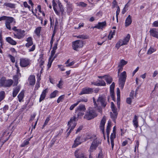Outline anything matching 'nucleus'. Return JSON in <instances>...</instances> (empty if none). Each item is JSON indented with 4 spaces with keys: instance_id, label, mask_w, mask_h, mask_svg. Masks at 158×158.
Returning a JSON list of instances; mask_svg holds the SVG:
<instances>
[{
    "instance_id": "1",
    "label": "nucleus",
    "mask_w": 158,
    "mask_h": 158,
    "mask_svg": "<svg viewBox=\"0 0 158 158\" xmlns=\"http://www.w3.org/2000/svg\"><path fill=\"white\" fill-rule=\"evenodd\" d=\"M95 108L100 110L101 106L105 107L107 104V102L105 97L103 96H99L97 101H96L94 98H93Z\"/></svg>"
},
{
    "instance_id": "2",
    "label": "nucleus",
    "mask_w": 158,
    "mask_h": 158,
    "mask_svg": "<svg viewBox=\"0 0 158 158\" xmlns=\"http://www.w3.org/2000/svg\"><path fill=\"white\" fill-rule=\"evenodd\" d=\"M52 3L53 8L56 14L58 15H60V14L62 15L64 10L61 3L59 2H58V5H57L55 0H53Z\"/></svg>"
},
{
    "instance_id": "3",
    "label": "nucleus",
    "mask_w": 158,
    "mask_h": 158,
    "mask_svg": "<svg viewBox=\"0 0 158 158\" xmlns=\"http://www.w3.org/2000/svg\"><path fill=\"white\" fill-rule=\"evenodd\" d=\"M97 116V114L95 110L93 108L90 107L87 110L85 117L88 120H90Z\"/></svg>"
},
{
    "instance_id": "4",
    "label": "nucleus",
    "mask_w": 158,
    "mask_h": 158,
    "mask_svg": "<svg viewBox=\"0 0 158 158\" xmlns=\"http://www.w3.org/2000/svg\"><path fill=\"white\" fill-rule=\"evenodd\" d=\"M91 139L93 140L89 150V152L91 153L96 149L99 142L97 139V138L95 136H94L90 138L87 137V139Z\"/></svg>"
},
{
    "instance_id": "5",
    "label": "nucleus",
    "mask_w": 158,
    "mask_h": 158,
    "mask_svg": "<svg viewBox=\"0 0 158 158\" xmlns=\"http://www.w3.org/2000/svg\"><path fill=\"white\" fill-rule=\"evenodd\" d=\"M85 106L83 105H80L76 109V114L74 116H73L72 118H73L75 116L76 118V121L77 120V118L82 116L84 114L85 110Z\"/></svg>"
},
{
    "instance_id": "6",
    "label": "nucleus",
    "mask_w": 158,
    "mask_h": 158,
    "mask_svg": "<svg viewBox=\"0 0 158 158\" xmlns=\"http://www.w3.org/2000/svg\"><path fill=\"white\" fill-rule=\"evenodd\" d=\"M127 77L126 73L125 71L119 75L118 79V84L119 87L123 89L126 81Z\"/></svg>"
},
{
    "instance_id": "7",
    "label": "nucleus",
    "mask_w": 158,
    "mask_h": 158,
    "mask_svg": "<svg viewBox=\"0 0 158 158\" xmlns=\"http://www.w3.org/2000/svg\"><path fill=\"white\" fill-rule=\"evenodd\" d=\"M13 83L11 79L6 80L5 77H2L0 79V86L4 87H10Z\"/></svg>"
},
{
    "instance_id": "8",
    "label": "nucleus",
    "mask_w": 158,
    "mask_h": 158,
    "mask_svg": "<svg viewBox=\"0 0 158 158\" xmlns=\"http://www.w3.org/2000/svg\"><path fill=\"white\" fill-rule=\"evenodd\" d=\"M76 118V117H74L73 118H71L70 121L68 122V125L69 127V128L67 129L68 131L69 129H70L69 131L67 133L68 136L69 135L71 131L74 129L77 123Z\"/></svg>"
},
{
    "instance_id": "9",
    "label": "nucleus",
    "mask_w": 158,
    "mask_h": 158,
    "mask_svg": "<svg viewBox=\"0 0 158 158\" xmlns=\"http://www.w3.org/2000/svg\"><path fill=\"white\" fill-rule=\"evenodd\" d=\"M16 23L15 19L12 17H9L5 21V24L6 28L11 30V26L14 25Z\"/></svg>"
},
{
    "instance_id": "10",
    "label": "nucleus",
    "mask_w": 158,
    "mask_h": 158,
    "mask_svg": "<svg viewBox=\"0 0 158 158\" xmlns=\"http://www.w3.org/2000/svg\"><path fill=\"white\" fill-rule=\"evenodd\" d=\"M130 37V35L127 34L126 37L123 40H120L116 45V47L118 48L120 47L123 45H126L128 42Z\"/></svg>"
},
{
    "instance_id": "11",
    "label": "nucleus",
    "mask_w": 158,
    "mask_h": 158,
    "mask_svg": "<svg viewBox=\"0 0 158 158\" xmlns=\"http://www.w3.org/2000/svg\"><path fill=\"white\" fill-rule=\"evenodd\" d=\"M27 43L26 44L25 46L28 48L32 45V47L28 49L29 52H33L35 49V45L33 44L32 39L31 37H30L27 38L26 40Z\"/></svg>"
},
{
    "instance_id": "12",
    "label": "nucleus",
    "mask_w": 158,
    "mask_h": 158,
    "mask_svg": "<svg viewBox=\"0 0 158 158\" xmlns=\"http://www.w3.org/2000/svg\"><path fill=\"white\" fill-rule=\"evenodd\" d=\"M25 31L24 30L20 29L17 31L13 33L14 37L18 39H23L25 35Z\"/></svg>"
},
{
    "instance_id": "13",
    "label": "nucleus",
    "mask_w": 158,
    "mask_h": 158,
    "mask_svg": "<svg viewBox=\"0 0 158 158\" xmlns=\"http://www.w3.org/2000/svg\"><path fill=\"white\" fill-rule=\"evenodd\" d=\"M83 46V43L82 41L77 40L73 42L72 43V47L73 49L77 51L79 48H81Z\"/></svg>"
},
{
    "instance_id": "14",
    "label": "nucleus",
    "mask_w": 158,
    "mask_h": 158,
    "mask_svg": "<svg viewBox=\"0 0 158 158\" xmlns=\"http://www.w3.org/2000/svg\"><path fill=\"white\" fill-rule=\"evenodd\" d=\"M127 61L124 60H121L118 65V75L119 73L123 70V67L127 63Z\"/></svg>"
},
{
    "instance_id": "15",
    "label": "nucleus",
    "mask_w": 158,
    "mask_h": 158,
    "mask_svg": "<svg viewBox=\"0 0 158 158\" xmlns=\"http://www.w3.org/2000/svg\"><path fill=\"white\" fill-rule=\"evenodd\" d=\"M93 91V89L89 87H85L82 89L79 95H81L83 94H90L92 93Z\"/></svg>"
},
{
    "instance_id": "16",
    "label": "nucleus",
    "mask_w": 158,
    "mask_h": 158,
    "mask_svg": "<svg viewBox=\"0 0 158 158\" xmlns=\"http://www.w3.org/2000/svg\"><path fill=\"white\" fill-rule=\"evenodd\" d=\"M150 35L158 39V30L155 28H151L149 31Z\"/></svg>"
},
{
    "instance_id": "17",
    "label": "nucleus",
    "mask_w": 158,
    "mask_h": 158,
    "mask_svg": "<svg viewBox=\"0 0 158 158\" xmlns=\"http://www.w3.org/2000/svg\"><path fill=\"white\" fill-rule=\"evenodd\" d=\"M48 89L47 88L43 91L39 99L40 102H41L45 98L48 92Z\"/></svg>"
},
{
    "instance_id": "18",
    "label": "nucleus",
    "mask_w": 158,
    "mask_h": 158,
    "mask_svg": "<svg viewBox=\"0 0 158 158\" xmlns=\"http://www.w3.org/2000/svg\"><path fill=\"white\" fill-rule=\"evenodd\" d=\"M81 137L79 136H77L74 141V143L73 145V148H76L78 145L81 143Z\"/></svg>"
},
{
    "instance_id": "19",
    "label": "nucleus",
    "mask_w": 158,
    "mask_h": 158,
    "mask_svg": "<svg viewBox=\"0 0 158 158\" xmlns=\"http://www.w3.org/2000/svg\"><path fill=\"white\" fill-rule=\"evenodd\" d=\"M106 119L105 118L103 117L101 121L100 128L102 131L103 133L104 131V126L106 122Z\"/></svg>"
},
{
    "instance_id": "20",
    "label": "nucleus",
    "mask_w": 158,
    "mask_h": 158,
    "mask_svg": "<svg viewBox=\"0 0 158 158\" xmlns=\"http://www.w3.org/2000/svg\"><path fill=\"white\" fill-rule=\"evenodd\" d=\"M20 89L21 86L19 85L13 88L12 93V96L13 97L15 98L16 96L20 90Z\"/></svg>"
},
{
    "instance_id": "21",
    "label": "nucleus",
    "mask_w": 158,
    "mask_h": 158,
    "mask_svg": "<svg viewBox=\"0 0 158 158\" xmlns=\"http://www.w3.org/2000/svg\"><path fill=\"white\" fill-rule=\"evenodd\" d=\"M106 25V23L105 21L102 22H99L98 24L96 25L94 27L99 29H102Z\"/></svg>"
},
{
    "instance_id": "22",
    "label": "nucleus",
    "mask_w": 158,
    "mask_h": 158,
    "mask_svg": "<svg viewBox=\"0 0 158 158\" xmlns=\"http://www.w3.org/2000/svg\"><path fill=\"white\" fill-rule=\"evenodd\" d=\"M132 123L134 126L135 128H137L139 127L138 121V117L135 115L132 121Z\"/></svg>"
},
{
    "instance_id": "23",
    "label": "nucleus",
    "mask_w": 158,
    "mask_h": 158,
    "mask_svg": "<svg viewBox=\"0 0 158 158\" xmlns=\"http://www.w3.org/2000/svg\"><path fill=\"white\" fill-rule=\"evenodd\" d=\"M112 112H110V115L111 118L113 119V121L115 122V120L117 118L118 113L117 111H112Z\"/></svg>"
},
{
    "instance_id": "24",
    "label": "nucleus",
    "mask_w": 158,
    "mask_h": 158,
    "mask_svg": "<svg viewBox=\"0 0 158 158\" xmlns=\"http://www.w3.org/2000/svg\"><path fill=\"white\" fill-rule=\"evenodd\" d=\"M20 60V65L22 67H25L29 64L30 62L28 60Z\"/></svg>"
},
{
    "instance_id": "25",
    "label": "nucleus",
    "mask_w": 158,
    "mask_h": 158,
    "mask_svg": "<svg viewBox=\"0 0 158 158\" xmlns=\"http://www.w3.org/2000/svg\"><path fill=\"white\" fill-rule=\"evenodd\" d=\"M28 81L30 85H34L35 82V76L34 75L30 76L28 78Z\"/></svg>"
},
{
    "instance_id": "26",
    "label": "nucleus",
    "mask_w": 158,
    "mask_h": 158,
    "mask_svg": "<svg viewBox=\"0 0 158 158\" xmlns=\"http://www.w3.org/2000/svg\"><path fill=\"white\" fill-rule=\"evenodd\" d=\"M21 75H19V73L13 77V79L14 81L13 85H17L18 83V80L20 77Z\"/></svg>"
},
{
    "instance_id": "27",
    "label": "nucleus",
    "mask_w": 158,
    "mask_h": 158,
    "mask_svg": "<svg viewBox=\"0 0 158 158\" xmlns=\"http://www.w3.org/2000/svg\"><path fill=\"white\" fill-rule=\"evenodd\" d=\"M6 40L7 42L12 45H15L17 44V42L10 37H9L6 38Z\"/></svg>"
},
{
    "instance_id": "28",
    "label": "nucleus",
    "mask_w": 158,
    "mask_h": 158,
    "mask_svg": "<svg viewBox=\"0 0 158 158\" xmlns=\"http://www.w3.org/2000/svg\"><path fill=\"white\" fill-rule=\"evenodd\" d=\"M115 134L116 133H112L110 137L111 143V148L112 149H113V148H114V140L116 137Z\"/></svg>"
},
{
    "instance_id": "29",
    "label": "nucleus",
    "mask_w": 158,
    "mask_h": 158,
    "mask_svg": "<svg viewBox=\"0 0 158 158\" xmlns=\"http://www.w3.org/2000/svg\"><path fill=\"white\" fill-rule=\"evenodd\" d=\"M132 23L131 18V15H129L127 18L125 22L126 27L130 25Z\"/></svg>"
},
{
    "instance_id": "30",
    "label": "nucleus",
    "mask_w": 158,
    "mask_h": 158,
    "mask_svg": "<svg viewBox=\"0 0 158 158\" xmlns=\"http://www.w3.org/2000/svg\"><path fill=\"white\" fill-rule=\"evenodd\" d=\"M120 92L118 88L117 89V103L118 108L120 107Z\"/></svg>"
},
{
    "instance_id": "31",
    "label": "nucleus",
    "mask_w": 158,
    "mask_h": 158,
    "mask_svg": "<svg viewBox=\"0 0 158 158\" xmlns=\"http://www.w3.org/2000/svg\"><path fill=\"white\" fill-rule=\"evenodd\" d=\"M24 90H22L18 96V98L19 102H21L22 101H23V99L24 97Z\"/></svg>"
},
{
    "instance_id": "32",
    "label": "nucleus",
    "mask_w": 158,
    "mask_h": 158,
    "mask_svg": "<svg viewBox=\"0 0 158 158\" xmlns=\"http://www.w3.org/2000/svg\"><path fill=\"white\" fill-rule=\"evenodd\" d=\"M79 150H76L74 153V155L76 158H84L85 155L84 153H81L80 154L78 153Z\"/></svg>"
},
{
    "instance_id": "33",
    "label": "nucleus",
    "mask_w": 158,
    "mask_h": 158,
    "mask_svg": "<svg viewBox=\"0 0 158 158\" xmlns=\"http://www.w3.org/2000/svg\"><path fill=\"white\" fill-rule=\"evenodd\" d=\"M93 84L95 85L100 86H104L106 85L105 82L102 80H99V82L98 83H94Z\"/></svg>"
},
{
    "instance_id": "34",
    "label": "nucleus",
    "mask_w": 158,
    "mask_h": 158,
    "mask_svg": "<svg viewBox=\"0 0 158 158\" xmlns=\"http://www.w3.org/2000/svg\"><path fill=\"white\" fill-rule=\"evenodd\" d=\"M111 127V124L110 123L108 122V125L107 126L106 129V132L107 134V138L109 137V134L110 131V127Z\"/></svg>"
},
{
    "instance_id": "35",
    "label": "nucleus",
    "mask_w": 158,
    "mask_h": 158,
    "mask_svg": "<svg viewBox=\"0 0 158 158\" xmlns=\"http://www.w3.org/2000/svg\"><path fill=\"white\" fill-rule=\"evenodd\" d=\"M4 5L6 6L7 7H9L11 8H15V4L14 3H5L4 4Z\"/></svg>"
},
{
    "instance_id": "36",
    "label": "nucleus",
    "mask_w": 158,
    "mask_h": 158,
    "mask_svg": "<svg viewBox=\"0 0 158 158\" xmlns=\"http://www.w3.org/2000/svg\"><path fill=\"white\" fill-rule=\"evenodd\" d=\"M114 86L115 83L113 82L112 83L110 87V94L112 97L114 95Z\"/></svg>"
},
{
    "instance_id": "37",
    "label": "nucleus",
    "mask_w": 158,
    "mask_h": 158,
    "mask_svg": "<svg viewBox=\"0 0 158 158\" xmlns=\"http://www.w3.org/2000/svg\"><path fill=\"white\" fill-rule=\"evenodd\" d=\"M105 80L107 84H110L112 82V78L110 76L107 75L106 77Z\"/></svg>"
},
{
    "instance_id": "38",
    "label": "nucleus",
    "mask_w": 158,
    "mask_h": 158,
    "mask_svg": "<svg viewBox=\"0 0 158 158\" xmlns=\"http://www.w3.org/2000/svg\"><path fill=\"white\" fill-rule=\"evenodd\" d=\"M115 31H116L114 30L113 31H110L108 37V40H110L113 38V35H115Z\"/></svg>"
},
{
    "instance_id": "39",
    "label": "nucleus",
    "mask_w": 158,
    "mask_h": 158,
    "mask_svg": "<svg viewBox=\"0 0 158 158\" xmlns=\"http://www.w3.org/2000/svg\"><path fill=\"white\" fill-rule=\"evenodd\" d=\"M58 91L57 90L54 91L50 95L49 98H55L58 93Z\"/></svg>"
},
{
    "instance_id": "40",
    "label": "nucleus",
    "mask_w": 158,
    "mask_h": 158,
    "mask_svg": "<svg viewBox=\"0 0 158 158\" xmlns=\"http://www.w3.org/2000/svg\"><path fill=\"white\" fill-rule=\"evenodd\" d=\"M156 50V48L153 47H150L147 53L148 54L150 55L152 53L155 52Z\"/></svg>"
},
{
    "instance_id": "41",
    "label": "nucleus",
    "mask_w": 158,
    "mask_h": 158,
    "mask_svg": "<svg viewBox=\"0 0 158 158\" xmlns=\"http://www.w3.org/2000/svg\"><path fill=\"white\" fill-rule=\"evenodd\" d=\"M41 27H37L35 30V34L39 36L40 32Z\"/></svg>"
},
{
    "instance_id": "42",
    "label": "nucleus",
    "mask_w": 158,
    "mask_h": 158,
    "mask_svg": "<svg viewBox=\"0 0 158 158\" xmlns=\"http://www.w3.org/2000/svg\"><path fill=\"white\" fill-rule=\"evenodd\" d=\"M152 92L155 94L156 95H158V84H157L155 85L154 89Z\"/></svg>"
},
{
    "instance_id": "43",
    "label": "nucleus",
    "mask_w": 158,
    "mask_h": 158,
    "mask_svg": "<svg viewBox=\"0 0 158 158\" xmlns=\"http://www.w3.org/2000/svg\"><path fill=\"white\" fill-rule=\"evenodd\" d=\"M70 60H67V61L65 63L66 64H68L66 65L67 66H72L73 65L75 62H76L74 61H73L70 62Z\"/></svg>"
},
{
    "instance_id": "44",
    "label": "nucleus",
    "mask_w": 158,
    "mask_h": 158,
    "mask_svg": "<svg viewBox=\"0 0 158 158\" xmlns=\"http://www.w3.org/2000/svg\"><path fill=\"white\" fill-rule=\"evenodd\" d=\"M70 60H67V61L65 63L66 64H68L66 65L67 66H72L73 65L75 62H76L74 61H73L70 62Z\"/></svg>"
},
{
    "instance_id": "45",
    "label": "nucleus",
    "mask_w": 158,
    "mask_h": 158,
    "mask_svg": "<svg viewBox=\"0 0 158 158\" xmlns=\"http://www.w3.org/2000/svg\"><path fill=\"white\" fill-rule=\"evenodd\" d=\"M64 95H62L59 97L57 100V102L58 103H59L60 102H62L64 99Z\"/></svg>"
},
{
    "instance_id": "46",
    "label": "nucleus",
    "mask_w": 158,
    "mask_h": 158,
    "mask_svg": "<svg viewBox=\"0 0 158 158\" xmlns=\"http://www.w3.org/2000/svg\"><path fill=\"white\" fill-rule=\"evenodd\" d=\"M5 92L4 91H2L0 92V99L2 100L5 97Z\"/></svg>"
},
{
    "instance_id": "47",
    "label": "nucleus",
    "mask_w": 158,
    "mask_h": 158,
    "mask_svg": "<svg viewBox=\"0 0 158 158\" xmlns=\"http://www.w3.org/2000/svg\"><path fill=\"white\" fill-rule=\"evenodd\" d=\"M111 108L112 111H117V109L113 102H111Z\"/></svg>"
},
{
    "instance_id": "48",
    "label": "nucleus",
    "mask_w": 158,
    "mask_h": 158,
    "mask_svg": "<svg viewBox=\"0 0 158 158\" xmlns=\"http://www.w3.org/2000/svg\"><path fill=\"white\" fill-rule=\"evenodd\" d=\"M0 43L1 44V45H0V53L2 54L3 53V52L2 50V48H3L2 45L3 44V43L2 39L1 38H0Z\"/></svg>"
},
{
    "instance_id": "49",
    "label": "nucleus",
    "mask_w": 158,
    "mask_h": 158,
    "mask_svg": "<svg viewBox=\"0 0 158 158\" xmlns=\"http://www.w3.org/2000/svg\"><path fill=\"white\" fill-rule=\"evenodd\" d=\"M9 133H6V132L5 131H4L2 132V133H1L0 134L2 138H3L2 139H4V138L8 136Z\"/></svg>"
},
{
    "instance_id": "50",
    "label": "nucleus",
    "mask_w": 158,
    "mask_h": 158,
    "mask_svg": "<svg viewBox=\"0 0 158 158\" xmlns=\"http://www.w3.org/2000/svg\"><path fill=\"white\" fill-rule=\"evenodd\" d=\"M120 11V8L118 6L116 11V18L117 21H118V16L119 14Z\"/></svg>"
},
{
    "instance_id": "51",
    "label": "nucleus",
    "mask_w": 158,
    "mask_h": 158,
    "mask_svg": "<svg viewBox=\"0 0 158 158\" xmlns=\"http://www.w3.org/2000/svg\"><path fill=\"white\" fill-rule=\"evenodd\" d=\"M50 120V117H48L46 119L43 125V127H44L46 125H47V124L48 123L49 121Z\"/></svg>"
},
{
    "instance_id": "52",
    "label": "nucleus",
    "mask_w": 158,
    "mask_h": 158,
    "mask_svg": "<svg viewBox=\"0 0 158 158\" xmlns=\"http://www.w3.org/2000/svg\"><path fill=\"white\" fill-rule=\"evenodd\" d=\"M88 101V99L86 98H81L80 100L78 101L77 102H78V104L79 103L81 102H87Z\"/></svg>"
},
{
    "instance_id": "53",
    "label": "nucleus",
    "mask_w": 158,
    "mask_h": 158,
    "mask_svg": "<svg viewBox=\"0 0 158 158\" xmlns=\"http://www.w3.org/2000/svg\"><path fill=\"white\" fill-rule=\"evenodd\" d=\"M62 85L63 81L61 80H60L59 82V83L57 84V86L60 89H61L62 88Z\"/></svg>"
},
{
    "instance_id": "54",
    "label": "nucleus",
    "mask_w": 158,
    "mask_h": 158,
    "mask_svg": "<svg viewBox=\"0 0 158 158\" xmlns=\"http://www.w3.org/2000/svg\"><path fill=\"white\" fill-rule=\"evenodd\" d=\"M44 64V61L43 60H41L39 62V64L40 67L42 69L43 68V65Z\"/></svg>"
},
{
    "instance_id": "55",
    "label": "nucleus",
    "mask_w": 158,
    "mask_h": 158,
    "mask_svg": "<svg viewBox=\"0 0 158 158\" xmlns=\"http://www.w3.org/2000/svg\"><path fill=\"white\" fill-rule=\"evenodd\" d=\"M53 60H49L47 65L48 69H49L51 67Z\"/></svg>"
},
{
    "instance_id": "56",
    "label": "nucleus",
    "mask_w": 158,
    "mask_h": 158,
    "mask_svg": "<svg viewBox=\"0 0 158 158\" xmlns=\"http://www.w3.org/2000/svg\"><path fill=\"white\" fill-rule=\"evenodd\" d=\"M78 104V102H77L76 103L72 105L70 107V108H69L70 110H72Z\"/></svg>"
},
{
    "instance_id": "57",
    "label": "nucleus",
    "mask_w": 158,
    "mask_h": 158,
    "mask_svg": "<svg viewBox=\"0 0 158 158\" xmlns=\"http://www.w3.org/2000/svg\"><path fill=\"white\" fill-rule=\"evenodd\" d=\"M9 17L3 16L2 17H0V21H1L2 20H5L6 21V19L8 18Z\"/></svg>"
},
{
    "instance_id": "58",
    "label": "nucleus",
    "mask_w": 158,
    "mask_h": 158,
    "mask_svg": "<svg viewBox=\"0 0 158 158\" xmlns=\"http://www.w3.org/2000/svg\"><path fill=\"white\" fill-rule=\"evenodd\" d=\"M23 5L25 8L27 7L29 9V10H30L31 7L30 6L28 5L26 2H23Z\"/></svg>"
},
{
    "instance_id": "59",
    "label": "nucleus",
    "mask_w": 158,
    "mask_h": 158,
    "mask_svg": "<svg viewBox=\"0 0 158 158\" xmlns=\"http://www.w3.org/2000/svg\"><path fill=\"white\" fill-rule=\"evenodd\" d=\"M97 158H103L102 152V150H101L100 151L99 153L98 154Z\"/></svg>"
},
{
    "instance_id": "60",
    "label": "nucleus",
    "mask_w": 158,
    "mask_h": 158,
    "mask_svg": "<svg viewBox=\"0 0 158 158\" xmlns=\"http://www.w3.org/2000/svg\"><path fill=\"white\" fill-rule=\"evenodd\" d=\"M132 98H128L127 99V103L129 104H131V103Z\"/></svg>"
},
{
    "instance_id": "61",
    "label": "nucleus",
    "mask_w": 158,
    "mask_h": 158,
    "mask_svg": "<svg viewBox=\"0 0 158 158\" xmlns=\"http://www.w3.org/2000/svg\"><path fill=\"white\" fill-rule=\"evenodd\" d=\"M79 5L83 7H85L87 6V4L83 2H81L79 3Z\"/></svg>"
},
{
    "instance_id": "62",
    "label": "nucleus",
    "mask_w": 158,
    "mask_h": 158,
    "mask_svg": "<svg viewBox=\"0 0 158 158\" xmlns=\"http://www.w3.org/2000/svg\"><path fill=\"white\" fill-rule=\"evenodd\" d=\"M58 66L59 68L61 71H64L65 70V69L64 66L61 65H58Z\"/></svg>"
},
{
    "instance_id": "63",
    "label": "nucleus",
    "mask_w": 158,
    "mask_h": 158,
    "mask_svg": "<svg viewBox=\"0 0 158 158\" xmlns=\"http://www.w3.org/2000/svg\"><path fill=\"white\" fill-rule=\"evenodd\" d=\"M77 37L78 38L82 39H86V37L85 36L83 35H79Z\"/></svg>"
},
{
    "instance_id": "64",
    "label": "nucleus",
    "mask_w": 158,
    "mask_h": 158,
    "mask_svg": "<svg viewBox=\"0 0 158 158\" xmlns=\"http://www.w3.org/2000/svg\"><path fill=\"white\" fill-rule=\"evenodd\" d=\"M153 25L154 27H158V21H155L153 23Z\"/></svg>"
}]
</instances>
